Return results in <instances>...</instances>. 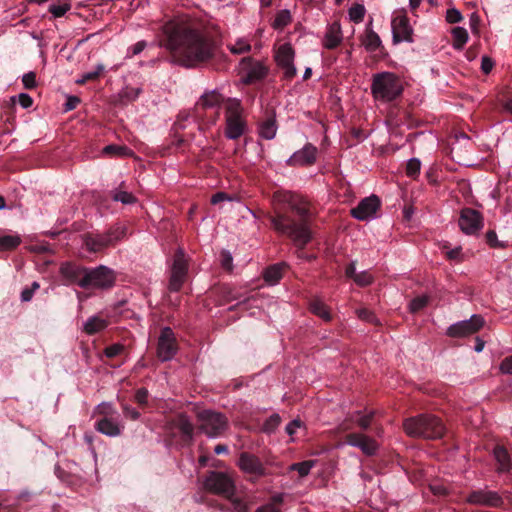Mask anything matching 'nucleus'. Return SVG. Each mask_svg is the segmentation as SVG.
I'll return each mask as SVG.
<instances>
[{
    "instance_id": "1",
    "label": "nucleus",
    "mask_w": 512,
    "mask_h": 512,
    "mask_svg": "<svg viewBox=\"0 0 512 512\" xmlns=\"http://www.w3.org/2000/svg\"><path fill=\"white\" fill-rule=\"evenodd\" d=\"M165 47L173 60L187 68L209 62L216 53L213 38L201 27L184 20H170L162 27Z\"/></svg>"
},
{
    "instance_id": "2",
    "label": "nucleus",
    "mask_w": 512,
    "mask_h": 512,
    "mask_svg": "<svg viewBox=\"0 0 512 512\" xmlns=\"http://www.w3.org/2000/svg\"><path fill=\"white\" fill-rule=\"evenodd\" d=\"M273 203L275 206H288L301 218V222L296 223L283 214L278 207H275L274 215L269 216L274 230L289 236L297 246L303 248L312 238L307 223L310 216L307 201L298 194L278 190L273 194Z\"/></svg>"
},
{
    "instance_id": "3",
    "label": "nucleus",
    "mask_w": 512,
    "mask_h": 512,
    "mask_svg": "<svg viewBox=\"0 0 512 512\" xmlns=\"http://www.w3.org/2000/svg\"><path fill=\"white\" fill-rule=\"evenodd\" d=\"M403 426L409 436L425 439L440 438L445 431L441 420L433 415H420L409 418L404 422Z\"/></svg>"
},
{
    "instance_id": "4",
    "label": "nucleus",
    "mask_w": 512,
    "mask_h": 512,
    "mask_svg": "<svg viewBox=\"0 0 512 512\" xmlns=\"http://www.w3.org/2000/svg\"><path fill=\"white\" fill-rule=\"evenodd\" d=\"M74 276H81L77 283L82 288H110L115 283V274L113 270L106 266H99L94 269L77 267L74 269Z\"/></svg>"
},
{
    "instance_id": "5",
    "label": "nucleus",
    "mask_w": 512,
    "mask_h": 512,
    "mask_svg": "<svg viewBox=\"0 0 512 512\" xmlns=\"http://www.w3.org/2000/svg\"><path fill=\"white\" fill-rule=\"evenodd\" d=\"M402 90V83L394 73L382 72L373 76L371 92L376 100L392 101L402 93Z\"/></svg>"
},
{
    "instance_id": "6",
    "label": "nucleus",
    "mask_w": 512,
    "mask_h": 512,
    "mask_svg": "<svg viewBox=\"0 0 512 512\" xmlns=\"http://www.w3.org/2000/svg\"><path fill=\"white\" fill-rule=\"evenodd\" d=\"M225 136L228 139L240 138L246 130L243 108L238 99L228 98L225 103Z\"/></svg>"
},
{
    "instance_id": "7",
    "label": "nucleus",
    "mask_w": 512,
    "mask_h": 512,
    "mask_svg": "<svg viewBox=\"0 0 512 512\" xmlns=\"http://www.w3.org/2000/svg\"><path fill=\"white\" fill-rule=\"evenodd\" d=\"M199 428L209 438L219 437L227 429V419L221 413L205 410L198 414Z\"/></svg>"
},
{
    "instance_id": "8",
    "label": "nucleus",
    "mask_w": 512,
    "mask_h": 512,
    "mask_svg": "<svg viewBox=\"0 0 512 512\" xmlns=\"http://www.w3.org/2000/svg\"><path fill=\"white\" fill-rule=\"evenodd\" d=\"M204 487L206 490L225 498L231 497L235 492V484L232 478L223 472H210L205 478Z\"/></svg>"
},
{
    "instance_id": "9",
    "label": "nucleus",
    "mask_w": 512,
    "mask_h": 512,
    "mask_svg": "<svg viewBox=\"0 0 512 512\" xmlns=\"http://www.w3.org/2000/svg\"><path fill=\"white\" fill-rule=\"evenodd\" d=\"M238 70L244 84L260 81L268 74V68L264 63L251 57H244L239 63Z\"/></svg>"
},
{
    "instance_id": "10",
    "label": "nucleus",
    "mask_w": 512,
    "mask_h": 512,
    "mask_svg": "<svg viewBox=\"0 0 512 512\" xmlns=\"http://www.w3.org/2000/svg\"><path fill=\"white\" fill-rule=\"evenodd\" d=\"M193 430V424L183 414L170 418L166 423L167 433L173 438L180 436L184 444L192 441Z\"/></svg>"
},
{
    "instance_id": "11",
    "label": "nucleus",
    "mask_w": 512,
    "mask_h": 512,
    "mask_svg": "<svg viewBox=\"0 0 512 512\" xmlns=\"http://www.w3.org/2000/svg\"><path fill=\"white\" fill-rule=\"evenodd\" d=\"M391 27L394 43L413 42V28L404 10L394 12Z\"/></svg>"
},
{
    "instance_id": "12",
    "label": "nucleus",
    "mask_w": 512,
    "mask_h": 512,
    "mask_svg": "<svg viewBox=\"0 0 512 512\" xmlns=\"http://www.w3.org/2000/svg\"><path fill=\"white\" fill-rule=\"evenodd\" d=\"M188 262L182 249H179L174 256L169 280V290L177 292L181 289L186 279Z\"/></svg>"
},
{
    "instance_id": "13",
    "label": "nucleus",
    "mask_w": 512,
    "mask_h": 512,
    "mask_svg": "<svg viewBox=\"0 0 512 512\" xmlns=\"http://www.w3.org/2000/svg\"><path fill=\"white\" fill-rule=\"evenodd\" d=\"M294 57L295 51L290 43L280 45L275 53V61L283 70L284 76L287 79H292L297 74Z\"/></svg>"
},
{
    "instance_id": "14",
    "label": "nucleus",
    "mask_w": 512,
    "mask_h": 512,
    "mask_svg": "<svg viewBox=\"0 0 512 512\" xmlns=\"http://www.w3.org/2000/svg\"><path fill=\"white\" fill-rule=\"evenodd\" d=\"M484 325V319L480 315H472L470 319L452 324L447 334L450 337H466L479 331Z\"/></svg>"
},
{
    "instance_id": "15",
    "label": "nucleus",
    "mask_w": 512,
    "mask_h": 512,
    "mask_svg": "<svg viewBox=\"0 0 512 512\" xmlns=\"http://www.w3.org/2000/svg\"><path fill=\"white\" fill-rule=\"evenodd\" d=\"M177 352L176 338L169 327L162 329L158 339L157 356L161 361L171 360Z\"/></svg>"
},
{
    "instance_id": "16",
    "label": "nucleus",
    "mask_w": 512,
    "mask_h": 512,
    "mask_svg": "<svg viewBox=\"0 0 512 512\" xmlns=\"http://www.w3.org/2000/svg\"><path fill=\"white\" fill-rule=\"evenodd\" d=\"M459 227L463 233L474 235L483 228V217L474 209L464 208L460 213Z\"/></svg>"
},
{
    "instance_id": "17",
    "label": "nucleus",
    "mask_w": 512,
    "mask_h": 512,
    "mask_svg": "<svg viewBox=\"0 0 512 512\" xmlns=\"http://www.w3.org/2000/svg\"><path fill=\"white\" fill-rule=\"evenodd\" d=\"M379 208V198L372 195L361 200L359 204L351 210V214L357 220L368 221L376 217V213Z\"/></svg>"
},
{
    "instance_id": "18",
    "label": "nucleus",
    "mask_w": 512,
    "mask_h": 512,
    "mask_svg": "<svg viewBox=\"0 0 512 512\" xmlns=\"http://www.w3.org/2000/svg\"><path fill=\"white\" fill-rule=\"evenodd\" d=\"M123 234L124 230L122 228H117L108 234L90 235L86 238L85 244L88 250L98 252L105 247L112 245L115 241L120 239Z\"/></svg>"
},
{
    "instance_id": "19",
    "label": "nucleus",
    "mask_w": 512,
    "mask_h": 512,
    "mask_svg": "<svg viewBox=\"0 0 512 512\" xmlns=\"http://www.w3.org/2000/svg\"><path fill=\"white\" fill-rule=\"evenodd\" d=\"M471 504L483 505L489 507H499L503 504L501 496L490 490H476L473 491L467 498Z\"/></svg>"
},
{
    "instance_id": "20",
    "label": "nucleus",
    "mask_w": 512,
    "mask_h": 512,
    "mask_svg": "<svg viewBox=\"0 0 512 512\" xmlns=\"http://www.w3.org/2000/svg\"><path fill=\"white\" fill-rule=\"evenodd\" d=\"M239 467L245 473L254 475L256 477L269 474V472L266 470V467L261 463L259 458L248 453L241 454L239 459Z\"/></svg>"
},
{
    "instance_id": "21",
    "label": "nucleus",
    "mask_w": 512,
    "mask_h": 512,
    "mask_svg": "<svg viewBox=\"0 0 512 512\" xmlns=\"http://www.w3.org/2000/svg\"><path fill=\"white\" fill-rule=\"evenodd\" d=\"M317 148L312 144H306L302 149L294 152L287 160L290 166H307L316 161Z\"/></svg>"
},
{
    "instance_id": "22",
    "label": "nucleus",
    "mask_w": 512,
    "mask_h": 512,
    "mask_svg": "<svg viewBox=\"0 0 512 512\" xmlns=\"http://www.w3.org/2000/svg\"><path fill=\"white\" fill-rule=\"evenodd\" d=\"M347 444L361 449L366 455H374L377 451L378 445L372 438L359 433H352L346 437Z\"/></svg>"
},
{
    "instance_id": "23",
    "label": "nucleus",
    "mask_w": 512,
    "mask_h": 512,
    "mask_svg": "<svg viewBox=\"0 0 512 512\" xmlns=\"http://www.w3.org/2000/svg\"><path fill=\"white\" fill-rule=\"evenodd\" d=\"M342 40L341 25L339 22H333L327 27L322 44L326 49H334L340 45Z\"/></svg>"
},
{
    "instance_id": "24",
    "label": "nucleus",
    "mask_w": 512,
    "mask_h": 512,
    "mask_svg": "<svg viewBox=\"0 0 512 512\" xmlns=\"http://www.w3.org/2000/svg\"><path fill=\"white\" fill-rule=\"evenodd\" d=\"M95 428L98 432L106 436L116 437L121 434L123 425L113 418L103 417L97 421Z\"/></svg>"
},
{
    "instance_id": "25",
    "label": "nucleus",
    "mask_w": 512,
    "mask_h": 512,
    "mask_svg": "<svg viewBox=\"0 0 512 512\" xmlns=\"http://www.w3.org/2000/svg\"><path fill=\"white\" fill-rule=\"evenodd\" d=\"M227 100L216 89L205 92L199 99L197 105L203 109H219Z\"/></svg>"
},
{
    "instance_id": "26",
    "label": "nucleus",
    "mask_w": 512,
    "mask_h": 512,
    "mask_svg": "<svg viewBox=\"0 0 512 512\" xmlns=\"http://www.w3.org/2000/svg\"><path fill=\"white\" fill-rule=\"evenodd\" d=\"M109 321L100 315H93L83 323V331L87 335H93L106 329Z\"/></svg>"
},
{
    "instance_id": "27",
    "label": "nucleus",
    "mask_w": 512,
    "mask_h": 512,
    "mask_svg": "<svg viewBox=\"0 0 512 512\" xmlns=\"http://www.w3.org/2000/svg\"><path fill=\"white\" fill-rule=\"evenodd\" d=\"M493 454L498 464V472H508L511 469V458L507 450L502 446H496Z\"/></svg>"
},
{
    "instance_id": "28",
    "label": "nucleus",
    "mask_w": 512,
    "mask_h": 512,
    "mask_svg": "<svg viewBox=\"0 0 512 512\" xmlns=\"http://www.w3.org/2000/svg\"><path fill=\"white\" fill-rule=\"evenodd\" d=\"M452 38H453V47L456 50L463 49L464 45L468 42L469 35L467 30L464 27H454L451 30Z\"/></svg>"
},
{
    "instance_id": "29",
    "label": "nucleus",
    "mask_w": 512,
    "mask_h": 512,
    "mask_svg": "<svg viewBox=\"0 0 512 512\" xmlns=\"http://www.w3.org/2000/svg\"><path fill=\"white\" fill-rule=\"evenodd\" d=\"M285 268V264H275L268 267L264 272V279L267 283L274 285L276 284L280 278L282 277L283 269Z\"/></svg>"
},
{
    "instance_id": "30",
    "label": "nucleus",
    "mask_w": 512,
    "mask_h": 512,
    "mask_svg": "<svg viewBox=\"0 0 512 512\" xmlns=\"http://www.w3.org/2000/svg\"><path fill=\"white\" fill-rule=\"evenodd\" d=\"M363 45L368 51L374 52L381 46V39L376 32L367 28Z\"/></svg>"
},
{
    "instance_id": "31",
    "label": "nucleus",
    "mask_w": 512,
    "mask_h": 512,
    "mask_svg": "<svg viewBox=\"0 0 512 512\" xmlns=\"http://www.w3.org/2000/svg\"><path fill=\"white\" fill-rule=\"evenodd\" d=\"M310 310L313 314L317 315L325 321L331 320V314L326 304L319 299H315L310 303Z\"/></svg>"
},
{
    "instance_id": "32",
    "label": "nucleus",
    "mask_w": 512,
    "mask_h": 512,
    "mask_svg": "<svg viewBox=\"0 0 512 512\" xmlns=\"http://www.w3.org/2000/svg\"><path fill=\"white\" fill-rule=\"evenodd\" d=\"M291 20H292V16H291V13L289 10H287V9L280 10L279 12H277V14L272 22V27L275 30H282L283 28H285L287 25L290 24Z\"/></svg>"
},
{
    "instance_id": "33",
    "label": "nucleus",
    "mask_w": 512,
    "mask_h": 512,
    "mask_svg": "<svg viewBox=\"0 0 512 512\" xmlns=\"http://www.w3.org/2000/svg\"><path fill=\"white\" fill-rule=\"evenodd\" d=\"M276 124L275 121L268 119L264 121L259 127V134L262 138L271 140L276 135Z\"/></svg>"
},
{
    "instance_id": "34",
    "label": "nucleus",
    "mask_w": 512,
    "mask_h": 512,
    "mask_svg": "<svg viewBox=\"0 0 512 512\" xmlns=\"http://www.w3.org/2000/svg\"><path fill=\"white\" fill-rule=\"evenodd\" d=\"M228 49L233 54H244L251 50V44L246 38H238L234 43L228 45Z\"/></svg>"
},
{
    "instance_id": "35",
    "label": "nucleus",
    "mask_w": 512,
    "mask_h": 512,
    "mask_svg": "<svg viewBox=\"0 0 512 512\" xmlns=\"http://www.w3.org/2000/svg\"><path fill=\"white\" fill-rule=\"evenodd\" d=\"M366 13V9L362 4H353L348 10L349 19L354 23H360L363 21Z\"/></svg>"
},
{
    "instance_id": "36",
    "label": "nucleus",
    "mask_w": 512,
    "mask_h": 512,
    "mask_svg": "<svg viewBox=\"0 0 512 512\" xmlns=\"http://www.w3.org/2000/svg\"><path fill=\"white\" fill-rule=\"evenodd\" d=\"M21 243L18 235H5L0 237V250L6 251L16 248Z\"/></svg>"
},
{
    "instance_id": "37",
    "label": "nucleus",
    "mask_w": 512,
    "mask_h": 512,
    "mask_svg": "<svg viewBox=\"0 0 512 512\" xmlns=\"http://www.w3.org/2000/svg\"><path fill=\"white\" fill-rule=\"evenodd\" d=\"M314 465L315 461L307 460L299 463H294L289 467V469L291 471H297L300 477H305L310 473Z\"/></svg>"
},
{
    "instance_id": "38",
    "label": "nucleus",
    "mask_w": 512,
    "mask_h": 512,
    "mask_svg": "<svg viewBox=\"0 0 512 512\" xmlns=\"http://www.w3.org/2000/svg\"><path fill=\"white\" fill-rule=\"evenodd\" d=\"M71 9V3L68 0H65L58 4H51L49 6V11L55 18L62 17Z\"/></svg>"
},
{
    "instance_id": "39",
    "label": "nucleus",
    "mask_w": 512,
    "mask_h": 512,
    "mask_svg": "<svg viewBox=\"0 0 512 512\" xmlns=\"http://www.w3.org/2000/svg\"><path fill=\"white\" fill-rule=\"evenodd\" d=\"M232 506V512H248V505L238 496L235 495V492L231 495V497H227Z\"/></svg>"
},
{
    "instance_id": "40",
    "label": "nucleus",
    "mask_w": 512,
    "mask_h": 512,
    "mask_svg": "<svg viewBox=\"0 0 512 512\" xmlns=\"http://www.w3.org/2000/svg\"><path fill=\"white\" fill-rule=\"evenodd\" d=\"M421 169V162L417 158H411L406 165V174L411 178H417Z\"/></svg>"
},
{
    "instance_id": "41",
    "label": "nucleus",
    "mask_w": 512,
    "mask_h": 512,
    "mask_svg": "<svg viewBox=\"0 0 512 512\" xmlns=\"http://www.w3.org/2000/svg\"><path fill=\"white\" fill-rule=\"evenodd\" d=\"M104 66L102 64H98L96 66V69L93 71H89L87 73H84L81 78L76 80L77 84H84L87 81L95 80L99 77V75L103 72Z\"/></svg>"
},
{
    "instance_id": "42",
    "label": "nucleus",
    "mask_w": 512,
    "mask_h": 512,
    "mask_svg": "<svg viewBox=\"0 0 512 512\" xmlns=\"http://www.w3.org/2000/svg\"><path fill=\"white\" fill-rule=\"evenodd\" d=\"M112 197H113V200H115L117 202H121L123 204H133L136 202V198L134 197V195L127 191L116 190L113 193Z\"/></svg>"
},
{
    "instance_id": "43",
    "label": "nucleus",
    "mask_w": 512,
    "mask_h": 512,
    "mask_svg": "<svg viewBox=\"0 0 512 512\" xmlns=\"http://www.w3.org/2000/svg\"><path fill=\"white\" fill-rule=\"evenodd\" d=\"M106 154H115L121 156L131 155L132 151L125 146L108 145L103 149Z\"/></svg>"
},
{
    "instance_id": "44",
    "label": "nucleus",
    "mask_w": 512,
    "mask_h": 512,
    "mask_svg": "<svg viewBox=\"0 0 512 512\" xmlns=\"http://www.w3.org/2000/svg\"><path fill=\"white\" fill-rule=\"evenodd\" d=\"M427 303H428V297L426 295L418 296L410 302V304H409L410 311L413 313L418 312L421 309H423L427 305Z\"/></svg>"
},
{
    "instance_id": "45",
    "label": "nucleus",
    "mask_w": 512,
    "mask_h": 512,
    "mask_svg": "<svg viewBox=\"0 0 512 512\" xmlns=\"http://www.w3.org/2000/svg\"><path fill=\"white\" fill-rule=\"evenodd\" d=\"M356 314H357L358 318L363 321H366L369 323H374V324L378 323V320H377L376 316L374 315V313L366 308L357 309Z\"/></svg>"
},
{
    "instance_id": "46",
    "label": "nucleus",
    "mask_w": 512,
    "mask_h": 512,
    "mask_svg": "<svg viewBox=\"0 0 512 512\" xmlns=\"http://www.w3.org/2000/svg\"><path fill=\"white\" fill-rule=\"evenodd\" d=\"M373 281L372 275L368 271L358 272L355 275L354 282L359 286H367Z\"/></svg>"
},
{
    "instance_id": "47",
    "label": "nucleus",
    "mask_w": 512,
    "mask_h": 512,
    "mask_svg": "<svg viewBox=\"0 0 512 512\" xmlns=\"http://www.w3.org/2000/svg\"><path fill=\"white\" fill-rule=\"evenodd\" d=\"M96 413L98 415H102L103 417H109L116 412L110 403L103 402L96 407Z\"/></svg>"
},
{
    "instance_id": "48",
    "label": "nucleus",
    "mask_w": 512,
    "mask_h": 512,
    "mask_svg": "<svg viewBox=\"0 0 512 512\" xmlns=\"http://www.w3.org/2000/svg\"><path fill=\"white\" fill-rule=\"evenodd\" d=\"M463 17L461 12L456 8H450L446 12V20L448 23L454 24L462 21Z\"/></svg>"
},
{
    "instance_id": "49",
    "label": "nucleus",
    "mask_w": 512,
    "mask_h": 512,
    "mask_svg": "<svg viewBox=\"0 0 512 512\" xmlns=\"http://www.w3.org/2000/svg\"><path fill=\"white\" fill-rule=\"evenodd\" d=\"M23 85L26 89H32L36 86V75L34 72H29L22 77Z\"/></svg>"
},
{
    "instance_id": "50",
    "label": "nucleus",
    "mask_w": 512,
    "mask_h": 512,
    "mask_svg": "<svg viewBox=\"0 0 512 512\" xmlns=\"http://www.w3.org/2000/svg\"><path fill=\"white\" fill-rule=\"evenodd\" d=\"M124 349V346L122 344L116 343L113 344L105 349V355L108 358H113L117 355H119Z\"/></svg>"
},
{
    "instance_id": "51",
    "label": "nucleus",
    "mask_w": 512,
    "mask_h": 512,
    "mask_svg": "<svg viewBox=\"0 0 512 512\" xmlns=\"http://www.w3.org/2000/svg\"><path fill=\"white\" fill-rule=\"evenodd\" d=\"M123 413L125 417L130 418L131 420H137L140 417V413L133 407L123 404L122 405Z\"/></svg>"
},
{
    "instance_id": "52",
    "label": "nucleus",
    "mask_w": 512,
    "mask_h": 512,
    "mask_svg": "<svg viewBox=\"0 0 512 512\" xmlns=\"http://www.w3.org/2000/svg\"><path fill=\"white\" fill-rule=\"evenodd\" d=\"M494 67V61L488 56H482L481 58V70L483 73L488 74Z\"/></svg>"
},
{
    "instance_id": "53",
    "label": "nucleus",
    "mask_w": 512,
    "mask_h": 512,
    "mask_svg": "<svg viewBox=\"0 0 512 512\" xmlns=\"http://www.w3.org/2000/svg\"><path fill=\"white\" fill-rule=\"evenodd\" d=\"M232 262H233V258L231 256V254L228 251H223L221 253V264H222V267L225 268L226 270H231L232 269Z\"/></svg>"
},
{
    "instance_id": "54",
    "label": "nucleus",
    "mask_w": 512,
    "mask_h": 512,
    "mask_svg": "<svg viewBox=\"0 0 512 512\" xmlns=\"http://www.w3.org/2000/svg\"><path fill=\"white\" fill-rule=\"evenodd\" d=\"M486 239L491 247H504V245L498 241L497 234L494 231H488L486 234Z\"/></svg>"
},
{
    "instance_id": "55",
    "label": "nucleus",
    "mask_w": 512,
    "mask_h": 512,
    "mask_svg": "<svg viewBox=\"0 0 512 512\" xmlns=\"http://www.w3.org/2000/svg\"><path fill=\"white\" fill-rule=\"evenodd\" d=\"M147 398H148V390L147 389L140 388L136 391L135 400L140 405H145L147 403Z\"/></svg>"
},
{
    "instance_id": "56",
    "label": "nucleus",
    "mask_w": 512,
    "mask_h": 512,
    "mask_svg": "<svg viewBox=\"0 0 512 512\" xmlns=\"http://www.w3.org/2000/svg\"><path fill=\"white\" fill-rule=\"evenodd\" d=\"M500 370L505 374H512V355L506 357L500 364Z\"/></svg>"
},
{
    "instance_id": "57",
    "label": "nucleus",
    "mask_w": 512,
    "mask_h": 512,
    "mask_svg": "<svg viewBox=\"0 0 512 512\" xmlns=\"http://www.w3.org/2000/svg\"><path fill=\"white\" fill-rule=\"evenodd\" d=\"M372 416H373V414L370 413V414L363 415V416L359 417L356 420L357 425L359 427H361L362 429H367L371 424Z\"/></svg>"
},
{
    "instance_id": "58",
    "label": "nucleus",
    "mask_w": 512,
    "mask_h": 512,
    "mask_svg": "<svg viewBox=\"0 0 512 512\" xmlns=\"http://www.w3.org/2000/svg\"><path fill=\"white\" fill-rule=\"evenodd\" d=\"M461 251H462L461 247L458 246V247H455L454 249H451V250L447 251L446 252V256L450 260L461 261L462 260Z\"/></svg>"
},
{
    "instance_id": "59",
    "label": "nucleus",
    "mask_w": 512,
    "mask_h": 512,
    "mask_svg": "<svg viewBox=\"0 0 512 512\" xmlns=\"http://www.w3.org/2000/svg\"><path fill=\"white\" fill-rule=\"evenodd\" d=\"M18 100H19V104L23 107V108H29L32 106L33 104V100L32 98L26 94V93H21L19 94L18 96Z\"/></svg>"
},
{
    "instance_id": "60",
    "label": "nucleus",
    "mask_w": 512,
    "mask_h": 512,
    "mask_svg": "<svg viewBox=\"0 0 512 512\" xmlns=\"http://www.w3.org/2000/svg\"><path fill=\"white\" fill-rule=\"evenodd\" d=\"M301 422L299 420H293L286 426V432L289 436H293L296 431L301 428Z\"/></svg>"
},
{
    "instance_id": "61",
    "label": "nucleus",
    "mask_w": 512,
    "mask_h": 512,
    "mask_svg": "<svg viewBox=\"0 0 512 512\" xmlns=\"http://www.w3.org/2000/svg\"><path fill=\"white\" fill-rule=\"evenodd\" d=\"M225 200H230V198L227 196L226 193L224 192H218L216 193L215 195L212 196L211 198V203L212 204H218L222 201H225Z\"/></svg>"
},
{
    "instance_id": "62",
    "label": "nucleus",
    "mask_w": 512,
    "mask_h": 512,
    "mask_svg": "<svg viewBox=\"0 0 512 512\" xmlns=\"http://www.w3.org/2000/svg\"><path fill=\"white\" fill-rule=\"evenodd\" d=\"M357 273L358 272H356V266L354 262L350 263L345 270L346 276L352 278L353 280L355 279V275H357Z\"/></svg>"
},
{
    "instance_id": "63",
    "label": "nucleus",
    "mask_w": 512,
    "mask_h": 512,
    "mask_svg": "<svg viewBox=\"0 0 512 512\" xmlns=\"http://www.w3.org/2000/svg\"><path fill=\"white\" fill-rule=\"evenodd\" d=\"M256 512H280L274 504H266L257 509Z\"/></svg>"
},
{
    "instance_id": "64",
    "label": "nucleus",
    "mask_w": 512,
    "mask_h": 512,
    "mask_svg": "<svg viewBox=\"0 0 512 512\" xmlns=\"http://www.w3.org/2000/svg\"><path fill=\"white\" fill-rule=\"evenodd\" d=\"M33 297V290L31 289H24L21 293V300L24 302L30 301Z\"/></svg>"
}]
</instances>
